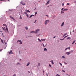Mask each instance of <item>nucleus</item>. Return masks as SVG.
<instances>
[{
    "label": "nucleus",
    "mask_w": 76,
    "mask_h": 76,
    "mask_svg": "<svg viewBox=\"0 0 76 76\" xmlns=\"http://www.w3.org/2000/svg\"><path fill=\"white\" fill-rule=\"evenodd\" d=\"M50 22V21L48 20H47L45 21V25H47L48 23H49Z\"/></svg>",
    "instance_id": "f257e3e1"
},
{
    "label": "nucleus",
    "mask_w": 76,
    "mask_h": 76,
    "mask_svg": "<svg viewBox=\"0 0 76 76\" xmlns=\"http://www.w3.org/2000/svg\"><path fill=\"white\" fill-rule=\"evenodd\" d=\"M39 31V29H37V30H36L35 32H34L35 34H37V33H38Z\"/></svg>",
    "instance_id": "f03ea898"
},
{
    "label": "nucleus",
    "mask_w": 76,
    "mask_h": 76,
    "mask_svg": "<svg viewBox=\"0 0 76 76\" xmlns=\"http://www.w3.org/2000/svg\"><path fill=\"white\" fill-rule=\"evenodd\" d=\"M70 53H71V52H66V54L67 55H69V54H70Z\"/></svg>",
    "instance_id": "7ed1b4c3"
},
{
    "label": "nucleus",
    "mask_w": 76,
    "mask_h": 76,
    "mask_svg": "<svg viewBox=\"0 0 76 76\" xmlns=\"http://www.w3.org/2000/svg\"><path fill=\"white\" fill-rule=\"evenodd\" d=\"M24 14L26 15L28 18V13H27V12H24Z\"/></svg>",
    "instance_id": "20e7f679"
},
{
    "label": "nucleus",
    "mask_w": 76,
    "mask_h": 76,
    "mask_svg": "<svg viewBox=\"0 0 76 76\" xmlns=\"http://www.w3.org/2000/svg\"><path fill=\"white\" fill-rule=\"evenodd\" d=\"M20 42V44H22V41H21V40H18L17 41V42Z\"/></svg>",
    "instance_id": "39448f33"
},
{
    "label": "nucleus",
    "mask_w": 76,
    "mask_h": 76,
    "mask_svg": "<svg viewBox=\"0 0 76 76\" xmlns=\"http://www.w3.org/2000/svg\"><path fill=\"white\" fill-rule=\"evenodd\" d=\"M21 4L23 5H25V3H24V2H21Z\"/></svg>",
    "instance_id": "423d86ee"
},
{
    "label": "nucleus",
    "mask_w": 76,
    "mask_h": 76,
    "mask_svg": "<svg viewBox=\"0 0 76 76\" xmlns=\"http://www.w3.org/2000/svg\"><path fill=\"white\" fill-rule=\"evenodd\" d=\"M10 18L12 19H13V20H15V18H13L11 16H10Z\"/></svg>",
    "instance_id": "0eeeda50"
},
{
    "label": "nucleus",
    "mask_w": 76,
    "mask_h": 76,
    "mask_svg": "<svg viewBox=\"0 0 76 76\" xmlns=\"http://www.w3.org/2000/svg\"><path fill=\"white\" fill-rule=\"evenodd\" d=\"M12 50H10L9 54H13V53H12Z\"/></svg>",
    "instance_id": "6e6552de"
},
{
    "label": "nucleus",
    "mask_w": 76,
    "mask_h": 76,
    "mask_svg": "<svg viewBox=\"0 0 76 76\" xmlns=\"http://www.w3.org/2000/svg\"><path fill=\"white\" fill-rule=\"evenodd\" d=\"M26 12H28V13H29L30 12V11H29V10H26Z\"/></svg>",
    "instance_id": "1a4fd4ad"
},
{
    "label": "nucleus",
    "mask_w": 76,
    "mask_h": 76,
    "mask_svg": "<svg viewBox=\"0 0 76 76\" xmlns=\"http://www.w3.org/2000/svg\"><path fill=\"white\" fill-rule=\"evenodd\" d=\"M30 64V62H28V63H27V65H26V66H29V64Z\"/></svg>",
    "instance_id": "9d476101"
},
{
    "label": "nucleus",
    "mask_w": 76,
    "mask_h": 76,
    "mask_svg": "<svg viewBox=\"0 0 76 76\" xmlns=\"http://www.w3.org/2000/svg\"><path fill=\"white\" fill-rule=\"evenodd\" d=\"M64 22H63L61 24V26H63L64 25Z\"/></svg>",
    "instance_id": "9b49d317"
},
{
    "label": "nucleus",
    "mask_w": 76,
    "mask_h": 76,
    "mask_svg": "<svg viewBox=\"0 0 76 76\" xmlns=\"http://www.w3.org/2000/svg\"><path fill=\"white\" fill-rule=\"evenodd\" d=\"M6 30L7 31V32H8V28H7V26H6Z\"/></svg>",
    "instance_id": "f8f14e48"
},
{
    "label": "nucleus",
    "mask_w": 76,
    "mask_h": 76,
    "mask_svg": "<svg viewBox=\"0 0 76 76\" xmlns=\"http://www.w3.org/2000/svg\"><path fill=\"white\" fill-rule=\"evenodd\" d=\"M33 33H35V32L34 31H32L31 32H30V34H33Z\"/></svg>",
    "instance_id": "ddd939ff"
},
{
    "label": "nucleus",
    "mask_w": 76,
    "mask_h": 76,
    "mask_svg": "<svg viewBox=\"0 0 76 76\" xmlns=\"http://www.w3.org/2000/svg\"><path fill=\"white\" fill-rule=\"evenodd\" d=\"M32 16H34V15H31L30 16V17H29V18H31V17H32Z\"/></svg>",
    "instance_id": "4468645a"
},
{
    "label": "nucleus",
    "mask_w": 76,
    "mask_h": 76,
    "mask_svg": "<svg viewBox=\"0 0 76 76\" xmlns=\"http://www.w3.org/2000/svg\"><path fill=\"white\" fill-rule=\"evenodd\" d=\"M41 41H45V39H41Z\"/></svg>",
    "instance_id": "2eb2a0df"
},
{
    "label": "nucleus",
    "mask_w": 76,
    "mask_h": 76,
    "mask_svg": "<svg viewBox=\"0 0 76 76\" xmlns=\"http://www.w3.org/2000/svg\"><path fill=\"white\" fill-rule=\"evenodd\" d=\"M66 35H67V33L64 34L63 37H65V36H66Z\"/></svg>",
    "instance_id": "dca6fc26"
},
{
    "label": "nucleus",
    "mask_w": 76,
    "mask_h": 76,
    "mask_svg": "<svg viewBox=\"0 0 76 76\" xmlns=\"http://www.w3.org/2000/svg\"><path fill=\"white\" fill-rule=\"evenodd\" d=\"M70 47L69 48H66L65 50H65H67L68 49H69V50H70Z\"/></svg>",
    "instance_id": "f3484780"
},
{
    "label": "nucleus",
    "mask_w": 76,
    "mask_h": 76,
    "mask_svg": "<svg viewBox=\"0 0 76 76\" xmlns=\"http://www.w3.org/2000/svg\"><path fill=\"white\" fill-rule=\"evenodd\" d=\"M44 50V51H47V49L46 48H45Z\"/></svg>",
    "instance_id": "a211bd4d"
},
{
    "label": "nucleus",
    "mask_w": 76,
    "mask_h": 76,
    "mask_svg": "<svg viewBox=\"0 0 76 76\" xmlns=\"http://www.w3.org/2000/svg\"><path fill=\"white\" fill-rule=\"evenodd\" d=\"M67 10H68V9H64L63 11H67Z\"/></svg>",
    "instance_id": "6ab92c4d"
},
{
    "label": "nucleus",
    "mask_w": 76,
    "mask_h": 76,
    "mask_svg": "<svg viewBox=\"0 0 76 76\" xmlns=\"http://www.w3.org/2000/svg\"><path fill=\"white\" fill-rule=\"evenodd\" d=\"M38 40L40 42H41V40H40V39H39L38 38Z\"/></svg>",
    "instance_id": "aec40b11"
},
{
    "label": "nucleus",
    "mask_w": 76,
    "mask_h": 76,
    "mask_svg": "<svg viewBox=\"0 0 76 76\" xmlns=\"http://www.w3.org/2000/svg\"><path fill=\"white\" fill-rule=\"evenodd\" d=\"M76 41V40H75L72 43V44H74V43H75V42Z\"/></svg>",
    "instance_id": "412c9836"
},
{
    "label": "nucleus",
    "mask_w": 76,
    "mask_h": 76,
    "mask_svg": "<svg viewBox=\"0 0 76 76\" xmlns=\"http://www.w3.org/2000/svg\"><path fill=\"white\" fill-rule=\"evenodd\" d=\"M2 28L4 31H6V28Z\"/></svg>",
    "instance_id": "4be33fe9"
},
{
    "label": "nucleus",
    "mask_w": 76,
    "mask_h": 76,
    "mask_svg": "<svg viewBox=\"0 0 76 76\" xmlns=\"http://www.w3.org/2000/svg\"><path fill=\"white\" fill-rule=\"evenodd\" d=\"M40 66V63H39L38 64V66Z\"/></svg>",
    "instance_id": "5701e85b"
},
{
    "label": "nucleus",
    "mask_w": 76,
    "mask_h": 76,
    "mask_svg": "<svg viewBox=\"0 0 76 76\" xmlns=\"http://www.w3.org/2000/svg\"><path fill=\"white\" fill-rule=\"evenodd\" d=\"M49 4V2L48 1L46 3V4Z\"/></svg>",
    "instance_id": "b1692460"
},
{
    "label": "nucleus",
    "mask_w": 76,
    "mask_h": 76,
    "mask_svg": "<svg viewBox=\"0 0 76 76\" xmlns=\"http://www.w3.org/2000/svg\"><path fill=\"white\" fill-rule=\"evenodd\" d=\"M25 28H26V30H28V28L27 27H25Z\"/></svg>",
    "instance_id": "393cba45"
},
{
    "label": "nucleus",
    "mask_w": 76,
    "mask_h": 76,
    "mask_svg": "<svg viewBox=\"0 0 76 76\" xmlns=\"http://www.w3.org/2000/svg\"><path fill=\"white\" fill-rule=\"evenodd\" d=\"M70 39V37H69L67 38V39Z\"/></svg>",
    "instance_id": "a878e982"
},
{
    "label": "nucleus",
    "mask_w": 76,
    "mask_h": 76,
    "mask_svg": "<svg viewBox=\"0 0 76 76\" xmlns=\"http://www.w3.org/2000/svg\"><path fill=\"white\" fill-rule=\"evenodd\" d=\"M62 58H65V57L64 56H62Z\"/></svg>",
    "instance_id": "bb28decb"
},
{
    "label": "nucleus",
    "mask_w": 76,
    "mask_h": 76,
    "mask_svg": "<svg viewBox=\"0 0 76 76\" xmlns=\"http://www.w3.org/2000/svg\"><path fill=\"white\" fill-rule=\"evenodd\" d=\"M52 63V64H54V63H53V60H52L51 61Z\"/></svg>",
    "instance_id": "cd10ccee"
},
{
    "label": "nucleus",
    "mask_w": 76,
    "mask_h": 76,
    "mask_svg": "<svg viewBox=\"0 0 76 76\" xmlns=\"http://www.w3.org/2000/svg\"><path fill=\"white\" fill-rule=\"evenodd\" d=\"M49 67H51V65H50V64H49Z\"/></svg>",
    "instance_id": "c85d7f7f"
},
{
    "label": "nucleus",
    "mask_w": 76,
    "mask_h": 76,
    "mask_svg": "<svg viewBox=\"0 0 76 76\" xmlns=\"http://www.w3.org/2000/svg\"><path fill=\"white\" fill-rule=\"evenodd\" d=\"M1 33H2V34L3 35V36L4 37V35H3V32H2V31H1Z\"/></svg>",
    "instance_id": "c756f323"
},
{
    "label": "nucleus",
    "mask_w": 76,
    "mask_h": 76,
    "mask_svg": "<svg viewBox=\"0 0 76 76\" xmlns=\"http://www.w3.org/2000/svg\"><path fill=\"white\" fill-rule=\"evenodd\" d=\"M43 44V47H45V46H46L47 45H45V46L44 45V44Z\"/></svg>",
    "instance_id": "7c9ffc66"
},
{
    "label": "nucleus",
    "mask_w": 76,
    "mask_h": 76,
    "mask_svg": "<svg viewBox=\"0 0 76 76\" xmlns=\"http://www.w3.org/2000/svg\"><path fill=\"white\" fill-rule=\"evenodd\" d=\"M59 64H60V65H61V66H62V64L61 63H60V62Z\"/></svg>",
    "instance_id": "2f4dec72"
},
{
    "label": "nucleus",
    "mask_w": 76,
    "mask_h": 76,
    "mask_svg": "<svg viewBox=\"0 0 76 76\" xmlns=\"http://www.w3.org/2000/svg\"><path fill=\"white\" fill-rule=\"evenodd\" d=\"M63 13H64V12H63V11H61V14H62Z\"/></svg>",
    "instance_id": "473e14b6"
},
{
    "label": "nucleus",
    "mask_w": 76,
    "mask_h": 76,
    "mask_svg": "<svg viewBox=\"0 0 76 76\" xmlns=\"http://www.w3.org/2000/svg\"><path fill=\"white\" fill-rule=\"evenodd\" d=\"M1 42H2V43H3V44H4V42H3V40H2L1 39Z\"/></svg>",
    "instance_id": "72a5a7b5"
},
{
    "label": "nucleus",
    "mask_w": 76,
    "mask_h": 76,
    "mask_svg": "<svg viewBox=\"0 0 76 76\" xmlns=\"http://www.w3.org/2000/svg\"><path fill=\"white\" fill-rule=\"evenodd\" d=\"M60 76V75H59L58 74L56 75V76Z\"/></svg>",
    "instance_id": "f704fd0d"
},
{
    "label": "nucleus",
    "mask_w": 76,
    "mask_h": 76,
    "mask_svg": "<svg viewBox=\"0 0 76 76\" xmlns=\"http://www.w3.org/2000/svg\"><path fill=\"white\" fill-rule=\"evenodd\" d=\"M63 9H64V8H62L61 9V10H63Z\"/></svg>",
    "instance_id": "c9c22d12"
},
{
    "label": "nucleus",
    "mask_w": 76,
    "mask_h": 76,
    "mask_svg": "<svg viewBox=\"0 0 76 76\" xmlns=\"http://www.w3.org/2000/svg\"><path fill=\"white\" fill-rule=\"evenodd\" d=\"M68 36V35H67V36H65V37H64V38H66V37H67Z\"/></svg>",
    "instance_id": "e433bc0d"
},
{
    "label": "nucleus",
    "mask_w": 76,
    "mask_h": 76,
    "mask_svg": "<svg viewBox=\"0 0 76 76\" xmlns=\"http://www.w3.org/2000/svg\"><path fill=\"white\" fill-rule=\"evenodd\" d=\"M37 12H36L35 13V15H37Z\"/></svg>",
    "instance_id": "4c0bfd02"
},
{
    "label": "nucleus",
    "mask_w": 76,
    "mask_h": 76,
    "mask_svg": "<svg viewBox=\"0 0 76 76\" xmlns=\"http://www.w3.org/2000/svg\"><path fill=\"white\" fill-rule=\"evenodd\" d=\"M20 19H22V17L20 16Z\"/></svg>",
    "instance_id": "58836bf2"
},
{
    "label": "nucleus",
    "mask_w": 76,
    "mask_h": 76,
    "mask_svg": "<svg viewBox=\"0 0 76 76\" xmlns=\"http://www.w3.org/2000/svg\"><path fill=\"white\" fill-rule=\"evenodd\" d=\"M62 72H65V71H64V70H62Z\"/></svg>",
    "instance_id": "ea45409f"
},
{
    "label": "nucleus",
    "mask_w": 76,
    "mask_h": 76,
    "mask_svg": "<svg viewBox=\"0 0 76 76\" xmlns=\"http://www.w3.org/2000/svg\"><path fill=\"white\" fill-rule=\"evenodd\" d=\"M36 22H37V20H35V21L34 22V23H35Z\"/></svg>",
    "instance_id": "a19ab883"
},
{
    "label": "nucleus",
    "mask_w": 76,
    "mask_h": 76,
    "mask_svg": "<svg viewBox=\"0 0 76 76\" xmlns=\"http://www.w3.org/2000/svg\"><path fill=\"white\" fill-rule=\"evenodd\" d=\"M13 76H16V74H14Z\"/></svg>",
    "instance_id": "79ce46f5"
},
{
    "label": "nucleus",
    "mask_w": 76,
    "mask_h": 76,
    "mask_svg": "<svg viewBox=\"0 0 76 76\" xmlns=\"http://www.w3.org/2000/svg\"><path fill=\"white\" fill-rule=\"evenodd\" d=\"M67 5H69V3H68L67 4Z\"/></svg>",
    "instance_id": "37998d69"
},
{
    "label": "nucleus",
    "mask_w": 76,
    "mask_h": 76,
    "mask_svg": "<svg viewBox=\"0 0 76 76\" xmlns=\"http://www.w3.org/2000/svg\"><path fill=\"white\" fill-rule=\"evenodd\" d=\"M64 3H63L62 4V6H64Z\"/></svg>",
    "instance_id": "c03bdc74"
},
{
    "label": "nucleus",
    "mask_w": 76,
    "mask_h": 76,
    "mask_svg": "<svg viewBox=\"0 0 76 76\" xmlns=\"http://www.w3.org/2000/svg\"><path fill=\"white\" fill-rule=\"evenodd\" d=\"M17 64H20L19 63H18Z\"/></svg>",
    "instance_id": "a18cd8bd"
},
{
    "label": "nucleus",
    "mask_w": 76,
    "mask_h": 76,
    "mask_svg": "<svg viewBox=\"0 0 76 76\" xmlns=\"http://www.w3.org/2000/svg\"><path fill=\"white\" fill-rule=\"evenodd\" d=\"M51 1V0H48V1H49V2H50V1Z\"/></svg>",
    "instance_id": "49530a36"
},
{
    "label": "nucleus",
    "mask_w": 76,
    "mask_h": 76,
    "mask_svg": "<svg viewBox=\"0 0 76 76\" xmlns=\"http://www.w3.org/2000/svg\"><path fill=\"white\" fill-rule=\"evenodd\" d=\"M0 1H3V0H0Z\"/></svg>",
    "instance_id": "de8ad7c7"
},
{
    "label": "nucleus",
    "mask_w": 76,
    "mask_h": 76,
    "mask_svg": "<svg viewBox=\"0 0 76 76\" xmlns=\"http://www.w3.org/2000/svg\"><path fill=\"white\" fill-rule=\"evenodd\" d=\"M28 73H31V71H28Z\"/></svg>",
    "instance_id": "09e8293b"
},
{
    "label": "nucleus",
    "mask_w": 76,
    "mask_h": 76,
    "mask_svg": "<svg viewBox=\"0 0 76 76\" xmlns=\"http://www.w3.org/2000/svg\"><path fill=\"white\" fill-rule=\"evenodd\" d=\"M54 38H56V36L53 37Z\"/></svg>",
    "instance_id": "8fccbe9b"
},
{
    "label": "nucleus",
    "mask_w": 76,
    "mask_h": 76,
    "mask_svg": "<svg viewBox=\"0 0 76 76\" xmlns=\"http://www.w3.org/2000/svg\"><path fill=\"white\" fill-rule=\"evenodd\" d=\"M73 51L72 50H71V51L70 52H71V53H72V52H73Z\"/></svg>",
    "instance_id": "3c124183"
},
{
    "label": "nucleus",
    "mask_w": 76,
    "mask_h": 76,
    "mask_svg": "<svg viewBox=\"0 0 76 76\" xmlns=\"http://www.w3.org/2000/svg\"><path fill=\"white\" fill-rule=\"evenodd\" d=\"M64 63H65V64H67V63H66V62H64Z\"/></svg>",
    "instance_id": "603ef678"
},
{
    "label": "nucleus",
    "mask_w": 76,
    "mask_h": 76,
    "mask_svg": "<svg viewBox=\"0 0 76 76\" xmlns=\"http://www.w3.org/2000/svg\"><path fill=\"white\" fill-rule=\"evenodd\" d=\"M46 16H48V15H46Z\"/></svg>",
    "instance_id": "864d4df0"
},
{
    "label": "nucleus",
    "mask_w": 76,
    "mask_h": 76,
    "mask_svg": "<svg viewBox=\"0 0 76 76\" xmlns=\"http://www.w3.org/2000/svg\"><path fill=\"white\" fill-rule=\"evenodd\" d=\"M5 25H6V24H3V25L4 26H5Z\"/></svg>",
    "instance_id": "5fc2aeb1"
},
{
    "label": "nucleus",
    "mask_w": 76,
    "mask_h": 76,
    "mask_svg": "<svg viewBox=\"0 0 76 76\" xmlns=\"http://www.w3.org/2000/svg\"><path fill=\"white\" fill-rule=\"evenodd\" d=\"M4 43H5V44H6V43L5 42Z\"/></svg>",
    "instance_id": "6e6d98bb"
},
{
    "label": "nucleus",
    "mask_w": 76,
    "mask_h": 76,
    "mask_svg": "<svg viewBox=\"0 0 76 76\" xmlns=\"http://www.w3.org/2000/svg\"><path fill=\"white\" fill-rule=\"evenodd\" d=\"M20 61H21V59H20Z\"/></svg>",
    "instance_id": "4d7b16f0"
},
{
    "label": "nucleus",
    "mask_w": 76,
    "mask_h": 76,
    "mask_svg": "<svg viewBox=\"0 0 76 76\" xmlns=\"http://www.w3.org/2000/svg\"><path fill=\"white\" fill-rule=\"evenodd\" d=\"M64 39H61V40H63Z\"/></svg>",
    "instance_id": "13d9d810"
},
{
    "label": "nucleus",
    "mask_w": 76,
    "mask_h": 76,
    "mask_svg": "<svg viewBox=\"0 0 76 76\" xmlns=\"http://www.w3.org/2000/svg\"><path fill=\"white\" fill-rule=\"evenodd\" d=\"M8 0V1H10V0Z\"/></svg>",
    "instance_id": "bf43d9fd"
},
{
    "label": "nucleus",
    "mask_w": 76,
    "mask_h": 76,
    "mask_svg": "<svg viewBox=\"0 0 76 76\" xmlns=\"http://www.w3.org/2000/svg\"><path fill=\"white\" fill-rule=\"evenodd\" d=\"M4 42H5V40H4Z\"/></svg>",
    "instance_id": "052dcab7"
},
{
    "label": "nucleus",
    "mask_w": 76,
    "mask_h": 76,
    "mask_svg": "<svg viewBox=\"0 0 76 76\" xmlns=\"http://www.w3.org/2000/svg\"><path fill=\"white\" fill-rule=\"evenodd\" d=\"M76 43L75 44V45H76Z\"/></svg>",
    "instance_id": "680f3d73"
},
{
    "label": "nucleus",
    "mask_w": 76,
    "mask_h": 76,
    "mask_svg": "<svg viewBox=\"0 0 76 76\" xmlns=\"http://www.w3.org/2000/svg\"><path fill=\"white\" fill-rule=\"evenodd\" d=\"M73 32H74V31H73Z\"/></svg>",
    "instance_id": "e2e57ef3"
},
{
    "label": "nucleus",
    "mask_w": 76,
    "mask_h": 76,
    "mask_svg": "<svg viewBox=\"0 0 76 76\" xmlns=\"http://www.w3.org/2000/svg\"><path fill=\"white\" fill-rule=\"evenodd\" d=\"M47 76H48V75H47Z\"/></svg>",
    "instance_id": "0e129e2a"
},
{
    "label": "nucleus",
    "mask_w": 76,
    "mask_h": 76,
    "mask_svg": "<svg viewBox=\"0 0 76 76\" xmlns=\"http://www.w3.org/2000/svg\"><path fill=\"white\" fill-rule=\"evenodd\" d=\"M43 73H44V71H43Z\"/></svg>",
    "instance_id": "69168bd1"
},
{
    "label": "nucleus",
    "mask_w": 76,
    "mask_h": 76,
    "mask_svg": "<svg viewBox=\"0 0 76 76\" xmlns=\"http://www.w3.org/2000/svg\"><path fill=\"white\" fill-rule=\"evenodd\" d=\"M58 76H59V75H58Z\"/></svg>",
    "instance_id": "338daca9"
}]
</instances>
